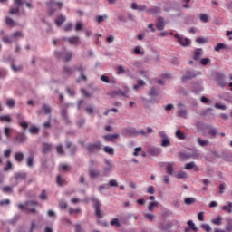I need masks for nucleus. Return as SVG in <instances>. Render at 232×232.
<instances>
[{"label": "nucleus", "instance_id": "obj_1", "mask_svg": "<svg viewBox=\"0 0 232 232\" xmlns=\"http://www.w3.org/2000/svg\"><path fill=\"white\" fill-rule=\"evenodd\" d=\"M47 8L49 10V15H53V14H55V8L61 10V8H63V4L62 2L51 1L47 3Z\"/></svg>", "mask_w": 232, "mask_h": 232}, {"label": "nucleus", "instance_id": "obj_2", "mask_svg": "<svg viewBox=\"0 0 232 232\" xmlns=\"http://www.w3.org/2000/svg\"><path fill=\"white\" fill-rule=\"evenodd\" d=\"M74 70L80 72V77L76 80V82H81V81L86 82V81H88V78L84 75V72H86L85 66L79 64L74 66Z\"/></svg>", "mask_w": 232, "mask_h": 232}, {"label": "nucleus", "instance_id": "obj_3", "mask_svg": "<svg viewBox=\"0 0 232 232\" xmlns=\"http://www.w3.org/2000/svg\"><path fill=\"white\" fill-rule=\"evenodd\" d=\"M178 117L188 119V107L182 103L178 104Z\"/></svg>", "mask_w": 232, "mask_h": 232}, {"label": "nucleus", "instance_id": "obj_4", "mask_svg": "<svg viewBox=\"0 0 232 232\" xmlns=\"http://www.w3.org/2000/svg\"><path fill=\"white\" fill-rule=\"evenodd\" d=\"M160 137H161V146L162 148H168L171 146V141L168 139V135L164 130L159 132Z\"/></svg>", "mask_w": 232, "mask_h": 232}, {"label": "nucleus", "instance_id": "obj_5", "mask_svg": "<svg viewBox=\"0 0 232 232\" xmlns=\"http://www.w3.org/2000/svg\"><path fill=\"white\" fill-rule=\"evenodd\" d=\"M122 135L123 137H137L139 135V131L137 129L130 127L123 130Z\"/></svg>", "mask_w": 232, "mask_h": 232}, {"label": "nucleus", "instance_id": "obj_6", "mask_svg": "<svg viewBox=\"0 0 232 232\" xmlns=\"http://www.w3.org/2000/svg\"><path fill=\"white\" fill-rule=\"evenodd\" d=\"M216 81L221 88H226V75L222 72H217Z\"/></svg>", "mask_w": 232, "mask_h": 232}, {"label": "nucleus", "instance_id": "obj_7", "mask_svg": "<svg viewBox=\"0 0 232 232\" xmlns=\"http://www.w3.org/2000/svg\"><path fill=\"white\" fill-rule=\"evenodd\" d=\"M174 38L177 39L178 43L180 44V46H189L191 44V40L188 38H183L182 36L179 34H174Z\"/></svg>", "mask_w": 232, "mask_h": 232}, {"label": "nucleus", "instance_id": "obj_8", "mask_svg": "<svg viewBox=\"0 0 232 232\" xmlns=\"http://www.w3.org/2000/svg\"><path fill=\"white\" fill-rule=\"evenodd\" d=\"M32 205H28V204H20L18 205V208L20 209H24L25 213H35V208L31 207Z\"/></svg>", "mask_w": 232, "mask_h": 232}, {"label": "nucleus", "instance_id": "obj_9", "mask_svg": "<svg viewBox=\"0 0 232 232\" xmlns=\"http://www.w3.org/2000/svg\"><path fill=\"white\" fill-rule=\"evenodd\" d=\"M14 4L17 5V7H13L9 10L10 15H14V14H19V6L23 5V0H14Z\"/></svg>", "mask_w": 232, "mask_h": 232}, {"label": "nucleus", "instance_id": "obj_10", "mask_svg": "<svg viewBox=\"0 0 232 232\" xmlns=\"http://www.w3.org/2000/svg\"><path fill=\"white\" fill-rule=\"evenodd\" d=\"M87 150H88L89 153H95V151H99V150H101V142L89 145L87 147Z\"/></svg>", "mask_w": 232, "mask_h": 232}, {"label": "nucleus", "instance_id": "obj_11", "mask_svg": "<svg viewBox=\"0 0 232 232\" xmlns=\"http://www.w3.org/2000/svg\"><path fill=\"white\" fill-rule=\"evenodd\" d=\"M197 77V72H191V71H187L185 75L182 77V81H189L190 79H195Z\"/></svg>", "mask_w": 232, "mask_h": 232}, {"label": "nucleus", "instance_id": "obj_12", "mask_svg": "<svg viewBox=\"0 0 232 232\" xmlns=\"http://www.w3.org/2000/svg\"><path fill=\"white\" fill-rule=\"evenodd\" d=\"M94 209H95V215H96L97 218H104V212H102V209H101V205L100 204H96L94 206Z\"/></svg>", "mask_w": 232, "mask_h": 232}, {"label": "nucleus", "instance_id": "obj_13", "mask_svg": "<svg viewBox=\"0 0 232 232\" xmlns=\"http://www.w3.org/2000/svg\"><path fill=\"white\" fill-rule=\"evenodd\" d=\"M119 137H121L120 134H108L104 136V140L107 142H115V139H119Z\"/></svg>", "mask_w": 232, "mask_h": 232}, {"label": "nucleus", "instance_id": "obj_14", "mask_svg": "<svg viewBox=\"0 0 232 232\" xmlns=\"http://www.w3.org/2000/svg\"><path fill=\"white\" fill-rule=\"evenodd\" d=\"M63 41H67V43L71 44H79V36H72V37H63Z\"/></svg>", "mask_w": 232, "mask_h": 232}, {"label": "nucleus", "instance_id": "obj_15", "mask_svg": "<svg viewBox=\"0 0 232 232\" xmlns=\"http://www.w3.org/2000/svg\"><path fill=\"white\" fill-rule=\"evenodd\" d=\"M156 28L157 30H164L165 24H164V17L160 16L158 17V22L156 23Z\"/></svg>", "mask_w": 232, "mask_h": 232}, {"label": "nucleus", "instance_id": "obj_16", "mask_svg": "<svg viewBox=\"0 0 232 232\" xmlns=\"http://www.w3.org/2000/svg\"><path fill=\"white\" fill-rule=\"evenodd\" d=\"M185 169H194L196 173H198V171H200V169L195 165L194 161L185 164Z\"/></svg>", "mask_w": 232, "mask_h": 232}, {"label": "nucleus", "instance_id": "obj_17", "mask_svg": "<svg viewBox=\"0 0 232 232\" xmlns=\"http://www.w3.org/2000/svg\"><path fill=\"white\" fill-rule=\"evenodd\" d=\"M148 153H150V155H153L154 157H157L160 155V150H159L156 147H150L148 149Z\"/></svg>", "mask_w": 232, "mask_h": 232}, {"label": "nucleus", "instance_id": "obj_18", "mask_svg": "<svg viewBox=\"0 0 232 232\" xmlns=\"http://www.w3.org/2000/svg\"><path fill=\"white\" fill-rule=\"evenodd\" d=\"M106 165H107V167L103 169V173H104V175L108 176L110 174V172L111 171V169L113 168V164H111V161L107 160Z\"/></svg>", "mask_w": 232, "mask_h": 232}, {"label": "nucleus", "instance_id": "obj_19", "mask_svg": "<svg viewBox=\"0 0 232 232\" xmlns=\"http://www.w3.org/2000/svg\"><path fill=\"white\" fill-rule=\"evenodd\" d=\"M200 57H202V49H196L194 51L192 59L194 61H198V59H200Z\"/></svg>", "mask_w": 232, "mask_h": 232}, {"label": "nucleus", "instance_id": "obj_20", "mask_svg": "<svg viewBox=\"0 0 232 232\" xmlns=\"http://www.w3.org/2000/svg\"><path fill=\"white\" fill-rule=\"evenodd\" d=\"M15 140H16V142L23 144V142H24V140H26V136L24 135V133H18L15 136Z\"/></svg>", "mask_w": 232, "mask_h": 232}, {"label": "nucleus", "instance_id": "obj_21", "mask_svg": "<svg viewBox=\"0 0 232 232\" xmlns=\"http://www.w3.org/2000/svg\"><path fill=\"white\" fill-rule=\"evenodd\" d=\"M160 12V7L159 6H154L152 8H150L147 10V14H151V15H155L157 14H159Z\"/></svg>", "mask_w": 232, "mask_h": 232}, {"label": "nucleus", "instance_id": "obj_22", "mask_svg": "<svg viewBox=\"0 0 232 232\" xmlns=\"http://www.w3.org/2000/svg\"><path fill=\"white\" fill-rule=\"evenodd\" d=\"M5 24H7V26H10L11 28H14V26H17V23H15L14 19L8 16L5 17Z\"/></svg>", "mask_w": 232, "mask_h": 232}, {"label": "nucleus", "instance_id": "obj_23", "mask_svg": "<svg viewBox=\"0 0 232 232\" xmlns=\"http://www.w3.org/2000/svg\"><path fill=\"white\" fill-rule=\"evenodd\" d=\"M64 21H66V16L64 15H59L56 19H55V24L57 26H61L63 24V23H64Z\"/></svg>", "mask_w": 232, "mask_h": 232}, {"label": "nucleus", "instance_id": "obj_24", "mask_svg": "<svg viewBox=\"0 0 232 232\" xmlns=\"http://www.w3.org/2000/svg\"><path fill=\"white\" fill-rule=\"evenodd\" d=\"M174 166H175V163H168V165L166 167V171H167L168 175H173Z\"/></svg>", "mask_w": 232, "mask_h": 232}, {"label": "nucleus", "instance_id": "obj_25", "mask_svg": "<svg viewBox=\"0 0 232 232\" xmlns=\"http://www.w3.org/2000/svg\"><path fill=\"white\" fill-rule=\"evenodd\" d=\"M23 159H24V154H23V152H16L14 154V160L16 162H23Z\"/></svg>", "mask_w": 232, "mask_h": 232}, {"label": "nucleus", "instance_id": "obj_26", "mask_svg": "<svg viewBox=\"0 0 232 232\" xmlns=\"http://www.w3.org/2000/svg\"><path fill=\"white\" fill-rule=\"evenodd\" d=\"M89 175L91 179H95L96 177H101V172H99V170L90 169Z\"/></svg>", "mask_w": 232, "mask_h": 232}, {"label": "nucleus", "instance_id": "obj_27", "mask_svg": "<svg viewBox=\"0 0 232 232\" xmlns=\"http://www.w3.org/2000/svg\"><path fill=\"white\" fill-rule=\"evenodd\" d=\"M0 122H7L10 124V122H12V118L9 115H2L0 116Z\"/></svg>", "mask_w": 232, "mask_h": 232}, {"label": "nucleus", "instance_id": "obj_28", "mask_svg": "<svg viewBox=\"0 0 232 232\" xmlns=\"http://www.w3.org/2000/svg\"><path fill=\"white\" fill-rule=\"evenodd\" d=\"M197 140H198V144H199L202 148L206 146H209V140H202L200 138H198Z\"/></svg>", "mask_w": 232, "mask_h": 232}, {"label": "nucleus", "instance_id": "obj_29", "mask_svg": "<svg viewBox=\"0 0 232 232\" xmlns=\"http://www.w3.org/2000/svg\"><path fill=\"white\" fill-rule=\"evenodd\" d=\"M175 135L179 140H184V139H186V134L180 131V130H177Z\"/></svg>", "mask_w": 232, "mask_h": 232}, {"label": "nucleus", "instance_id": "obj_30", "mask_svg": "<svg viewBox=\"0 0 232 232\" xmlns=\"http://www.w3.org/2000/svg\"><path fill=\"white\" fill-rule=\"evenodd\" d=\"M5 104L8 106V108H14V106H15V101H14L12 98H7L5 100Z\"/></svg>", "mask_w": 232, "mask_h": 232}, {"label": "nucleus", "instance_id": "obj_31", "mask_svg": "<svg viewBox=\"0 0 232 232\" xmlns=\"http://www.w3.org/2000/svg\"><path fill=\"white\" fill-rule=\"evenodd\" d=\"M52 150V144L44 143L43 144V153H48Z\"/></svg>", "mask_w": 232, "mask_h": 232}, {"label": "nucleus", "instance_id": "obj_32", "mask_svg": "<svg viewBox=\"0 0 232 232\" xmlns=\"http://www.w3.org/2000/svg\"><path fill=\"white\" fill-rule=\"evenodd\" d=\"M214 50L215 52H220V50H226V44H224L223 43H219L215 46Z\"/></svg>", "mask_w": 232, "mask_h": 232}, {"label": "nucleus", "instance_id": "obj_33", "mask_svg": "<svg viewBox=\"0 0 232 232\" xmlns=\"http://www.w3.org/2000/svg\"><path fill=\"white\" fill-rule=\"evenodd\" d=\"M188 226H189V229H191L192 231H195V232L198 231V227L195 226V223H193V220H188Z\"/></svg>", "mask_w": 232, "mask_h": 232}, {"label": "nucleus", "instance_id": "obj_34", "mask_svg": "<svg viewBox=\"0 0 232 232\" xmlns=\"http://www.w3.org/2000/svg\"><path fill=\"white\" fill-rule=\"evenodd\" d=\"M212 224L216 226H222V217L218 216V218L212 219Z\"/></svg>", "mask_w": 232, "mask_h": 232}, {"label": "nucleus", "instance_id": "obj_35", "mask_svg": "<svg viewBox=\"0 0 232 232\" xmlns=\"http://www.w3.org/2000/svg\"><path fill=\"white\" fill-rule=\"evenodd\" d=\"M199 19L202 23H209V16L204 13L200 14Z\"/></svg>", "mask_w": 232, "mask_h": 232}, {"label": "nucleus", "instance_id": "obj_36", "mask_svg": "<svg viewBox=\"0 0 232 232\" xmlns=\"http://www.w3.org/2000/svg\"><path fill=\"white\" fill-rule=\"evenodd\" d=\"M4 134L5 135V137H10V133H12V131H14V130L12 128L9 127H4L3 129Z\"/></svg>", "mask_w": 232, "mask_h": 232}, {"label": "nucleus", "instance_id": "obj_37", "mask_svg": "<svg viewBox=\"0 0 232 232\" xmlns=\"http://www.w3.org/2000/svg\"><path fill=\"white\" fill-rule=\"evenodd\" d=\"M63 73H65V75H72L73 74V69H72V67L65 66L63 68Z\"/></svg>", "mask_w": 232, "mask_h": 232}, {"label": "nucleus", "instance_id": "obj_38", "mask_svg": "<svg viewBox=\"0 0 232 232\" xmlns=\"http://www.w3.org/2000/svg\"><path fill=\"white\" fill-rule=\"evenodd\" d=\"M104 151L105 153H108V155H115V150L111 147H105Z\"/></svg>", "mask_w": 232, "mask_h": 232}, {"label": "nucleus", "instance_id": "obj_39", "mask_svg": "<svg viewBox=\"0 0 232 232\" xmlns=\"http://www.w3.org/2000/svg\"><path fill=\"white\" fill-rule=\"evenodd\" d=\"M38 198H40V200H46L48 198V193L46 192V190H43L38 196Z\"/></svg>", "mask_w": 232, "mask_h": 232}, {"label": "nucleus", "instance_id": "obj_40", "mask_svg": "<svg viewBox=\"0 0 232 232\" xmlns=\"http://www.w3.org/2000/svg\"><path fill=\"white\" fill-rule=\"evenodd\" d=\"M29 131L30 133H32L33 135H37V133H39V128L32 125L30 128H29Z\"/></svg>", "mask_w": 232, "mask_h": 232}, {"label": "nucleus", "instance_id": "obj_41", "mask_svg": "<svg viewBox=\"0 0 232 232\" xmlns=\"http://www.w3.org/2000/svg\"><path fill=\"white\" fill-rule=\"evenodd\" d=\"M222 209L226 211V213H232V204L224 205Z\"/></svg>", "mask_w": 232, "mask_h": 232}, {"label": "nucleus", "instance_id": "obj_42", "mask_svg": "<svg viewBox=\"0 0 232 232\" xmlns=\"http://www.w3.org/2000/svg\"><path fill=\"white\" fill-rule=\"evenodd\" d=\"M159 227L161 231H168V229H171V225L170 224H166V225L161 224V225H160Z\"/></svg>", "mask_w": 232, "mask_h": 232}, {"label": "nucleus", "instance_id": "obj_43", "mask_svg": "<svg viewBox=\"0 0 232 232\" xmlns=\"http://www.w3.org/2000/svg\"><path fill=\"white\" fill-rule=\"evenodd\" d=\"M42 110H44L45 115H48V113H52V109L47 104H44Z\"/></svg>", "mask_w": 232, "mask_h": 232}, {"label": "nucleus", "instance_id": "obj_44", "mask_svg": "<svg viewBox=\"0 0 232 232\" xmlns=\"http://www.w3.org/2000/svg\"><path fill=\"white\" fill-rule=\"evenodd\" d=\"M19 37H23V33L21 31H17L11 35V39H19Z\"/></svg>", "mask_w": 232, "mask_h": 232}, {"label": "nucleus", "instance_id": "obj_45", "mask_svg": "<svg viewBox=\"0 0 232 232\" xmlns=\"http://www.w3.org/2000/svg\"><path fill=\"white\" fill-rule=\"evenodd\" d=\"M111 226H115L116 227H121V222H119V218H115L111 221Z\"/></svg>", "mask_w": 232, "mask_h": 232}, {"label": "nucleus", "instance_id": "obj_46", "mask_svg": "<svg viewBox=\"0 0 232 232\" xmlns=\"http://www.w3.org/2000/svg\"><path fill=\"white\" fill-rule=\"evenodd\" d=\"M73 28V25L72 24V23H67L64 26H63V30L64 32H72V29Z\"/></svg>", "mask_w": 232, "mask_h": 232}, {"label": "nucleus", "instance_id": "obj_47", "mask_svg": "<svg viewBox=\"0 0 232 232\" xmlns=\"http://www.w3.org/2000/svg\"><path fill=\"white\" fill-rule=\"evenodd\" d=\"M199 63L202 66H208V63H211V60L209 58H202Z\"/></svg>", "mask_w": 232, "mask_h": 232}, {"label": "nucleus", "instance_id": "obj_48", "mask_svg": "<svg viewBox=\"0 0 232 232\" xmlns=\"http://www.w3.org/2000/svg\"><path fill=\"white\" fill-rule=\"evenodd\" d=\"M188 178V174L185 171H179L177 174V179H187Z\"/></svg>", "mask_w": 232, "mask_h": 232}, {"label": "nucleus", "instance_id": "obj_49", "mask_svg": "<svg viewBox=\"0 0 232 232\" xmlns=\"http://www.w3.org/2000/svg\"><path fill=\"white\" fill-rule=\"evenodd\" d=\"M196 42L198 44H204L206 43H208V39L207 38H203V37H198L196 39Z\"/></svg>", "mask_w": 232, "mask_h": 232}, {"label": "nucleus", "instance_id": "obj_50", "mask_svg": "<svg viewBox=\"0 0 232 232\" xmlns=\"http://www.w3.org/2000/svg\"><path fill=\"white\" fill-rule=\"evenodd\" d=\"M104 19H108V16L107 15H99V16H96V23H104Z\"/></svg>", "mask_w": 232, "mask_h": 232}, {"label": "nucleus", "instance_id": "obj_51", "mask_svg": "<svg viewBox=\"0 0 232 232\" xmlns=\"http://www.w3.org/2000/svg\"><path fill=\"white\" fill-rule=\"evenodd\" d=\"M144 217L147 218V220H150V222H153V219L155 218V216L150 213L144 214Z\"/></svg>", "mask_w": 232, "mask_h": 232}, {"label": "nucleus", "instance_id": "obj_52", "mask_svg": "<svg viewBox=\"0 0 232 232\" xmlns=\"http://www.w3.org/2000/svg\"><path fill=\"white\" fill-rule=\"evenodd\" d=\"M201 227L206 232H211V226H209L208 224H202Z\"/></svg>", "mask_w": 232, "mask_h": 232}, {"label": "nucleus", "instance_id": "obj_53", "mask_svg": "<svg viewBox=\"0 0 232 232\" xmlns=\"http://www.w3.org/2000/svg\"><path fill=\"white\" fill-rule=\"evenodd\" d=\"M195 202H197L195 198H185V204H195Z\"/></svg>", "mask_w": 232, "mask_h": 232}, {"label": "nucleus", "instance_id": "obj_54", "mask_svg": "<svg viewBox=\"0 0 232 232\" xmlns=\"http://www.w3.org/2000/svg\"><path fill=\"white\" fill-rule=\"evenodd\" d=\"M109 186H111V188H118L119 183L117 182V180L111 179L109 181Z\"/></svg>", "mask_w": 232, "mask_h": 232}, {"label": "nucleus", "instance_id": "obj_55", "mask_svg": "<svg viewBox=\"0 0 232 232\" xmlns=\"http://www.w3.org/2000/svg\"><path fill=\"white\" fill-rule=\"evenodd\" d=\"M56 151L58 155H64V150H63V145L56 146Z\"/></svg>", "mask_w": 232, "mask_h": 232}, {"label": "nucleus", "instance_id": "obj_56", "mask_svg": "<svg viewBox=\"0 0 232 232\" xmlns=\"http://www.w3.org/2000/svg\"><path fill=\"white\" fill-rule=\"evenodd\" d=\"M189 3L191 0H182L181 5L183 8H189Z\"/></svg>", "mask_w": 232, "mask_h": 232}, {"label": "nucleus", "instance_id": "obj_57", "mask_svg": "<svg viewBox=\"0 0 232 232\" xmlns=\"http://www.w3.org/2000/svg\"><path fill=\"white\" fill-rule=\"evenodd\" d=\"M28 168H32L34 166V157H29L26 160Z\"/></svg>", "mask_w": 232, "mask_h": 232}, {"label": "nucleus", "instance_id": "obj_58", "mask_svg": "<svg viewBox=\"0 0 232 232\" xmlns=\"http://www.w3.org/2000/svg\"><path fill=\"white\" fill-rule=\"evenodd\" d=\"M215 108H217V110H223V111L227 110V107L226 105H222L220 103H216Z\"/></svg>", "mask_w": 232, "mask_h": 232}, {"label": "nucleus", "instance_id": "obj_59", "mask_svg": "<svg viewBox=\"0 0 232 232\" xmlns=\"http://www.w3.org/2000/svg\"><path fill=\"white\" fill-rule=\"evenodd\" d=\"M134 53H136V55H144V52L140 51V46H136L134 48Z\"/></svg>", "mask_w": 232, "mask_h": 232}, {"label": "nucleus", "instance_id": "obj_60", "mask_svg": "<svg viewBox=\"0 0 232 232\" xmlns=\"http://www.w3.org/2000/svg\"><path fill=\"white\" fill-rule=\"evenodd\" d=\"M101 81H102L103 82H106L107 84H110V77H108L106 75H102Z\"/></svg>", "mask_w": 232, "mask_h": 232}, {"label": "nucleus", "instance_id": "obj_61", "mask_svg": "<svg viewBox=\"0 0 232 232\" xmlns=\"http://www.w3.org/2000/svg\"><path fill=\"white\" fill-rule=\"evenodd\" d=\"M72 52L66 53L65 58H64L65 63H68V61L72 60Z\"/></svg>", "mask_w": 232, "mask_h": 232}, {"label": "nucleus", "instance_id": "obj_62", "mask_svg": "<svg viewBox=\"0 0 232 232\" xmlns=\"http://www.w3.org/2000/svg\"><path fill=\"white\" fill-rule=\"evenodd\" d=\"M19 126L23 128V130H26L28 128V123L26 121H19Z\"/></svg>", "mask_w": 232, "mask_h": 232}, {"label": "nucleus", "instance_id": "obj_63", "mask_svg": "<svg viewBox=\"0 0 232 232\" xmlns=\"http://www.w3.org/2000/svg\"><path fill=\"white\" fill-rule=\"evenodd\" d=\"M74 227L76 232H84V230L82 229L80 224L74 225Z\"/></svg>", "mask_w": 232, "mask_h": 232}, {"label": "nucleus", "instance_id": "obj_64", "mask_svg": "<svg viewBox=\"0 0 232 232\" xmlns=\"http://www.w3.org/2000/svg\"><path fill=\"white\" fill-rule=\"evenodd\" d=\"M35 231V222H32L28 232Z\"/></svg>", "mask_w": 232, "mask_h": 232}]
</instances>
